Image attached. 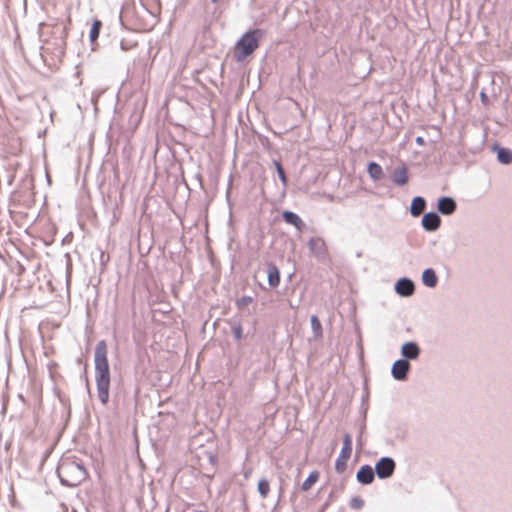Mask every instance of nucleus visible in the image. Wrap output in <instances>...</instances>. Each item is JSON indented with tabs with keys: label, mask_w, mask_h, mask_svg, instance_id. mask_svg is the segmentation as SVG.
Instances as JSON below:
<instances>
[{
	"label": "nucleus",
	"mask_w": 512,
	"mask_h": 512,
	"mask_svg": "<svg viewBox=\"0 0 512 512\" xmlns=\"http://www.w3.org/2000/svg\"><path fill=\"white\" fill-rule=\"evenodd\" d=\"M107 355V343L101 340L95 347L94 364L98 398L103 405L109 400L110 368Z\"/></svg>",
	"instance_id": "1"
},
{
	"label": "nucleus",
	"mask_w": 512,
	"mask_h": 512,
	"mask_svg": "<svg viewBox=\"0 0 512 512\" xmlns=\"http://www.w3.org/2000/svg\"><path fill=\"white\" fill-rule=\"evenodd\" d=\"M57 474L61 482L69 487L80 485L88 476L87 470L78 462L64 459L57 467Z\"/></svg>",
	"instance_id": "2"
},
{
	"label": "nucleus",
	"mask_w": 512,
	"mask_h": 512,
	"mask_svg": "<svg viewBox=\"0 0 512 512\" xmlns=\"http://www.w3.org/2000/svg\"><path fill=\"white\" fill-rule=\"evenodd\" d=\"M263 34L261 29L246 32L234 47V58L237 61H243L250 56L259 47V41Z\"/></svg>",
	"instance_id": "3"
},
{
	"label": "nucleus",
	"mask_w": 512,
	"mask_h": 512,
	"mask_svg": "<svg viewBox=\"0 0 512 512\" xmlns=\"http://www.w3.org/2000/svg\"><path fill=\"white\" fill-rule=\"evenodd\" d=\"M0 144L5 158L19 156L22 153V139L16 134L6 135Z\"/></svg>",
	"instance_id": "4"
},
{
	"label": "nucleus",
	"mask_w": 512,
	"mask_h": 512,
	"mask_svg": "<svg viewBox=\"0 0 512 512\" xmlns=\"http://www.w3.org/2000/svg\"><path fill=\"white\" fill-rule=\"evenodd\" d=\"M352 454V437L350 434H345L343 437V446L339 456L335 462V470L337 473H344L347 469V463Z\"/></svg>",
	"instance_id": "5"
},
{
	"label": "nucleus",
	"mask_w": 512,
	"mask_h": 512,
	"mask_svg": "<svg viewBox=\"0 0 512 512\" xmlns=\"http://www.w3.org/2000/svg\"><path fill=\"white\" fill-rule=\"evenodd\" d=\"M394 470L395 462L388 457L381 458L375 465V472L382 479L392 476Z\"/></svg>",
	"instance_id": "6"
},
{
	"label": "nucleus",
	"mask_w": 512,
	"mask_h": 512,
	"mask_svg": "<svg viewBox=\"0 0 512 512\" xmlns=\"http://www.w3.org/2000/svg\"><path fill=\"white\" fill-rule=\"evenodd\" d=\"M410 365L406 360H397L392 366V375L396 380H404L407 377Z\"/></svg>",
	"instance_id": "7"
},
{
	"label": "nucleus",
	"mask_w": 512,
	"mask_h": 512,
	"mask_svg": "<svg viewBox=\"0 0 512 512\" xmlns=\"http://www.w3.org/2000/svg\"><path fill=\"white\" fill-rule=\"evenodd\" d=\"M440 223V217L434 212L426 213L422 218V225L427 231L436 230L440 226Z\"/></svg>",
	"instance_id": "8"
},
{
	"label": "nucleus",
	"mask_w": 512,
	"mask_h": 512,
	"mask_svg": "<svg viewBox=\"0 0 512 512\" xmlns=\"http://www.w3.org/2000/svg\"><path fill=\"white\" fill-rule=\"evenodd\" d=\"M356 478L362 484H371L374 480V471L372 467L369 465L362 466L358 470Z\"/></svg>",
	"instance_id": "9"
},
{
	"label": "nucleus",
	"mask_w": 512,
	"mask_h": 512,
	"mask_svg": "<svg viewBox=\"0 0 512 512\" xmlns=\"http://www.w3.org/2000/svg\"><path fill=\"white\" fill-rule=\"evenodd\" d=\"M396 292L401 296H410L414 292V284L411 280L403 278L396 284Z\"/></svg>",
	"instance_id": "10"
},
{
	"label": "nucleus",
	"mask_w": 512,
	"mask_h": 512,
	"mask_svg": "<svg viewBox=\"0 0 512 512\" xmlns=\"http://www.w3.org/2000/svg\"><path fill=\"white\" fill-rule=\"evenodd\" d=\"M456 209V203L452 198L442 197L438 201V210L445 215L453 213Z\"/></svg>",
	"instance_id": "11"
},
{
	"label": "nucleus",
	"mask_w": 512,
	"mask_h": 512,
	"mask_svg": "<svg viewBox=\"0 0 512 512\" xmlns=\"http://www.w3.org/2000/svg\"><path fill=\"white\" fill-rule=\"evenodd\" d=\"M392 180L397 185H405L408 180V169L405 166L397 168L392 173Z\"/></svg>",
	"instance_id": "12"
},
{
	"label": "nucleus",
	"mask_w": 512,
	"mask_h": 512,
	"mask_svg": "<svg viewBox=\"0 0 512 512\" xmlns=\"http://www.w3.org/2000/svg\"><path fill=\"white\" fill-rule=\"evenodd\" d=\"M420 349L414 342H407L402 346L401 353L408 359H416L419 355Z\"/></svg>",
	"instance_id": "13"
},
{
	"label": "nucleus",
	"mask_w": 512,
	"mask_h": 512,
	"mask_svg": "<svg viewBox=\"0 0 512 512\" xmlns=\"http://www.w3.org/2000/svg\"><path fill=\"white\" fill-rule=\"evenodd\" d=\"M282 217L286 223L293 225L298 230H302V228L304 227V222L302 221V219L297 214L291 211H284L282 213Z\"/></svg>",
	"instance_id": "14"
},
{
	"label": "nucleus",
	"mask_w": 512,
	"mask_h": 512,
	"mask_svg": "<svg viewBox=\"0 0 512 512\" xmlns=\"http://www.w3.org/2000/svg\"><path fill=\"white\" fill-rule=\"evenodd\" d=\"M268 283L271 287H277L280 284V272L275 264H268Z\"/></svg>",
	"instance_id": "15"
},
{
	"label": "nucleus",
	"mask_w": 512,
	"mask_h": 512,
	"mask_svg": "<svg viewBox=\"0 0 512 512\" xmlns=\"http://www.w3.org/2000/svg\"><path fill=\"white\" fill-rule=\"evenodd\" d=\"M426 206V202L422 197H415L412 200L410 212L414 217L422 214Z\"/></svg>",
	"instance_id": "16"
},
{
	"label": "nucleus",
	"mask_w": 512,
	"mask_h": 512,
	"mask_svg": "<svg viewBox=\"0 0 512 512\" xmlns=\"http://www.w3.org/2000/svg\"><path fill=\"white\" fill-rule=\"evenodd\" d=\"M320 473L318 471H312L306 480L301 485V490L304 492L309 491L319 480Z\"/></svg>",
	"instance_id": "17"
},
{
	"label": "nucleus",
	"mask_w": 512,
	"mask_h": 512,
	"mask_svg": "<svg viewBox=\"0 0 512 512\" xmlns=\"http://www.w3.org/2000/svg\"><path fill=\"white\" fill-rule=\"evenodd\" d=\"M423 283L428 287H435L437 284V276L434 270L426 269L422 275Z\"/></svg>",
	"instance_id": "18"
},
{
	"label": "nucleus",
	"mask_w": 512,
	"mask_h": 512,
	"mask_svg": "<svg viewBox=\"0 0 512 512\" xmlns=\"http://www.w3.org/2000/svg\"><path fill=\"white\" fill-rule=\"evenodd\" d=\"M367 171L374 180H378L383 176L382 167L376 162L369 163Z\"/></svg>",
	"instance_id": "19"
},
{
	"label": "nucleus",
	"mask_w": 512,
	"mask_h": 512,
	"mask_svg": "<svg viewBox=\"0 0 512 512\" xmlns=\"http://www.w3.org/2000/svg\"><path fill=\"white\" fill-rule=\"evenodd\" d=\"M497 158L503 164H510L512 162V151L506 148H498Z\"/></svg>",
	"instance_id": "20"
},
{
	"label": "nucleus",
	"mask_w": 512,
	"mask_h": 512,
	"mask_svg": "<svg viewBox=\"0 0 512 512\" xmlns=\"http://www.w3.org/2000/svg\"><path fill=\"white\" fill-rule=\"evenodd\" d=\"M309 248L314 253H319L325 248V242L321 238H312L309 241Z\"/></svg>",
	"instance_id": "21"
},
{
	"label": "nucleus",
	"mask_w": 512,
	"mask_h": 512,
	"mask_svg": "<svg viewBox=\"0 0 512 512\" xmlns=\"http://www.w3.org/2000/svg\"><path fill=\"white\" fill-rule=\"evenodd\" d=\"M101 27L102 22L100 20H94L89 33L91 42H95L98 39Z\"/></svg>",
	"instance_id": "22"
},
{
	"label": "nucleus",
	"mask_w": 512,
	"mask_h": 512,
	"mask_svg": "<svg viewBox=\"0 0 512 512\" xmlns=\"http://www.w3.org/2000/svg\"><path fill=\"white\" fill-rule=\"evenodd\" d=\"M258 491L263 498H266L270 492V484L266 479L258 482Z\"/></svg>",
	"instance_id": "23"
},
{
	"label": "nucleus",
	"mask_w": 512,
	"mask_h": 512,
	"mask_svg": "<svg viewBox=\"0 0 512 512\" xmlns=\"http://www.w3.org/2000/svg\"><path fill=\"white\" fill-rule=\"evenodd\" d=\"M253 299L250 296H243L236 301L238 309H243L252 303Z\"/></svg>",
	"instance_id": "24"
},
{
	"label": "nucleus",
	"mask_w": 512,
	"mask_h": 512,
	"mask_svg": "<svg viewBox=\"0 0 512 512\" xmlns=\"http://www.w3.org/2000/svg\"><path fill=\"white\" fill-rule=\"evenodd\" d=\"M275 166H276L279 178L281 179L283 184H286L287 183V177H286V174L284 172V169H283L281 163L280 162H275Z\"/></svg>",
	"instance_id": "25"
},
{
	"label": "nucleus",
	"mask_w": 512,
	"mask_h": 512,
	"mask_svg": "<svg viewBox=\"0 0 512 512\" xmlns=\"http://www.w3.org/2000/svg\"><path fill=\"white\" fill-rule=\"evenodd\" d=\"M232 331H233V335H234L235 339L240 340L243 337V328L240 324L235 325L232 328Z\"/></svg>",
	"instance_id": "26"
},
{
	"label": "nucleus",
	"mask_w": 512,
	"mask_h": 512,
	"mask_svg": "<svg viewBox=\"0 0 512 512\" xmlns=\"http://www.w3.org/2000/svg\"><path fill=\"white\" fill-rule=\"evenodd\" d=\"M362 505H363V500H362V499H360V498H353V499L351 500V506H352L353 508L359 509V508H361V507H362Z\"/></svg>",
	"instance_id": "27"
},
{
	"label": "nucleus",
	"mask_w": 512,
	"mask_h": 512,
	"mask_svg": "<svg viewBox=\"0 0 512 512\" xmlns=\"http://www.w3.org/2000/svg\"><path fill=\"white\" fill-rule=\"evenodd\" d=\"M311 324L313 326V328H321V324L319 322V319L317 318V316H312L311 317Z\"/></svg>",
	"instance_id": "28"
},
{
	"label": "nucleus",
	"mask_w": 512,
	"mask_h": 512,
	"mask_svg": "<svg viewBox=\"0 0 512 512\" xmlns=\"http://www.w3.org/2000/svg\"><path fill=\"white\" fill-rule=\"evenodd\" d=\"M417 142H418V143H422V138H421V137H418V138H417Z\"/></svg>",
	"instance_id": "29"
},
{
	"label": "nucleus",
	"mask_w": 512,
	"mask_h": 512,
	"mask_svg": "<svg viewBox=\"0 0 512 512\" xmlns=\"http://www.w3.org/2000/svg\"><path fill=\"white\" fill-rule=\"evenodd\" d=\"M194 512H207V511H204V510H197V511H194Z\"/></svg>",
	"instance_id": "30"
}]
</instances>
